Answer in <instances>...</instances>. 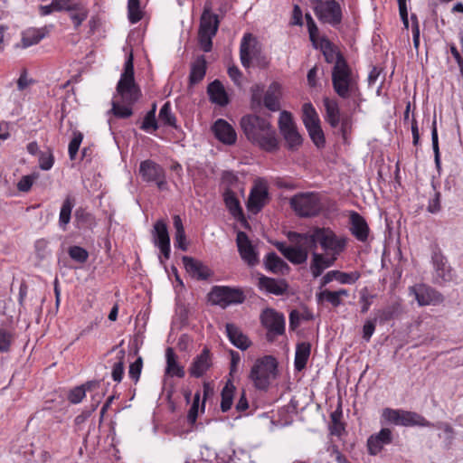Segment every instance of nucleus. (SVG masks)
I'll list each match as a JSON object with an SVG mask.
<instances>
[{
    "label": "nucleus",
    "instance_id": "1",
    "mask_svg": "<svg viewBox=\"0 0 463 463\" xmlns=\"http://www.w3.org/2000/svg\"><path fill=\"white\" fill-rule=\"evenodd\" d=\"M318 48L326 62H335L332 68V86L335 94L342 99H353L354 105L359 107L355 99L361 95L358 81L342 52L336 51L334 43L325 36L321 38Z\"/></svg>",
    "mask_w": 463,
    "mask_h": 463
},
{
    "label": "nucleus",
    "instance_id": "2",
    "mask_svg": "<svg viewBox=\"0 0 463 463\" xmlns=\"http://www.w3.org/2000/svg\"><path fill=\"white\" fill-rule=\"evenodd\" d=\"M133 61V54L130 52L125 61L124 71L116 87L119 99H116L115 96L111 102L110 111L118 118H130L133 115V106L142 97L141 90L135 81Z\"/></svg>",
    "mask_w": 463,
    "mask_h": 463
},
{
    "label": "nucleus",
    "instance_id": "3",
    "mask_svg": "<svg viewBox=\"0 0 463 463\" xmlns=\"http://www.w3.org/2000/svg\"><path fill=\"white\" fill-rule=\"evenodd\" d=\"M240 127L248 141L268 153L279 149L276 129L271 123L258 115L247 114L241 117Z\"/></svg>",
    "mask_w": 463,
    "mask_h": 463
},
{
    "label": "nucleus",
    "instance_id": "4",
    "mask_svg": "<svg viewBox=\"0 0 463 463\" xmlns=\"http://www.w3.org/2000/svg\"><path fill=\"white\" fill-rule=\"evenodd\" d=\"M288 238L295 243L303 242L304 245L312 250H316L317 244H319L325 251H332L334 255H339L343 252L347 243L345 237H338L329 227H315L310 233L289 232Z\"/></svg>",
    "mask_w": 463,
    "mask_h": 463
},
{
    "label": "nucleus",
    "instance_id": "5",
    "mask_svg": "<svg viewBox=\"0 0 463 463\" xmlns=\"http://www.w3.org/2000/svg\"><path fill=\"white\" fill-rule=\"evenodd\" d=\"M278 361L273 355L258 358L252 365L249 378L254 387L260 391H267L273 379L278 376Z\"/></svg>",
    "mask_w": 463,
    "mask_h": 463
},
{
    "label": "nucleus",
    "instance_id": "6",
    "mask_svg": "<svg viewBox=\"0 0 463 463\" xmlns=\"http://www.w3.org/2000/svg\"><path fill=\"white\" fill-rule=\"evenodd\" d=\"M240 59L245 69H249L253 61L260 68H265L269 64L267 57L262 52L260 43L250 33H245L241 39Z\"/></svg>",
    "mask_w": 463,
    "mask_h": 463
},
{
    "label": "nucleus",
    "instance_id": "7",
    "mask_svg": "<svg viewBox=\"0 0 463 463\" xmlns=\"http://www.w3.org/2000/svg\"><path fill=\"white\" fill-rule=\"evenodd\" d=\"M289 205L300 218L316 217L322 212L323 206L320 196L317 193H298L289 200Z\"/></svg>",
    "mask_w": 463,
    "mask_h": 463
},
{
    "label": "nucleus",
    "instance_id": "8",
    "mask_svg": "<svg viewBox=\"0 0 463 463\" xmlns=\"http://www.w3.org/2000/svg\"><path fill=\"white\" fill-rule=\"evenodd\" d=\"M207 298L211 305L226 308L232 305L242 304L246 296L241 288L216 285L212 287Z\"/></svg>",
    "mask_w": 463,
    "mask_h": 463
},
{
    "label": "nucleus",
    "instance_id": "9",
    "mask_svg": "<svg viewBox=\"0 0 463 463\" xmlns=\"http://www.w3.org/2000/svg\"><path fill=\"white\" fill-rule=\"evenodd\" d=\"M431 264L434 269L433 281L435 284L443 285L453 280L452 268L449 264L447 257L438 243L430 245Z\"/></svg>",
    "mask_w": 463,
    "mask_h": 463
},
{
    "label": "nucleus",
    "instance_id": "10",
    "mask_svg": "<svg viewBox=\"0 0 463 463\" xmlns=\"http://www.w3.org/2000/svg\"><path fill=\"white\" fill-rule=\"evenodd\" d=\"M314 13L320 23L337 27L343 20V12L340 4L336 0H322L313 4Z\"/></svg>",
    "mask_w": 463,
    "mask_h": 463
},
{
    "label": "nucleus",
    "instance_id": "11",
    "mask_svg": "<svg viewBox=\"0 0 463 463\" xmlns=\"http://www.w3.org/2000/svg\"><path fill=\"white\" fill-rule=\"evenodd\" d=\"M260 322L268 330L266 335L268 342L272 343L277 335L285 334V317L282 313L273 308H267L261 313Z\"/></svg>",
    "mask_w": 463,
    "mask_h": 463
},
{
    "label": "nucleus",
    "instance_id": "12",
    "mask_svg": "<svg viewBox=\"0 0 463 463\" xmlns=\"http://www.w3.org/2000/svg\"><path fill=\"white\" fill-rule=\"evenodd\" d=\"M409 294L414 296L420 307L439 305L444 301V296L429 285L420 283L409 288Z\"/></svg>",
    "mask_w": 463,
    "mask_h": 463
},
{
    "label": "nucleus",
    "instance_id": "13",
    "mask_svg": "<svg viewBox=\"0 0 463 463\" xmlns=\"http://www.w3.org/2000/svg\"><path fill=\"white\" fill-rule=\"evenodd\" d=\"M62 12L69 13L75 29H78L89 15V9L81 0H64Z\"/></svg>",
    "mask_w": 463,
    "mask_h": 463
},
{
    "label": "nucleus",
    "instance_id": "14",
    "mask_svg": "<svg viewBox=\"0 0 463 463\" xmlns=\"http://www.w3.org/2000/svg\"><path fill=\"white\" fill-rule=\"evenodd\" d=\"M241 258L250 267L259 263L258 253L244 232H239L236 238Z\"/></svg>",
    "mask_w": 463,
    "mask_h": 463
},
{
    "label": "nucleus",
    "instance_id": "15",
    "mask_svg": "<svg viewBox=\"0 0 463 463\" xmlns=\"http://www.w3.org/2000/svg\"><path fill=\"white\" fill-rule=\"evenodd\" d=\"M269 201V191L265 184L255 185L249 195L247 208L252 213H260Z\"/></svg>",
    "mask_w": 463,
    "mask_h": 463
},
{
    "label": "nucleus",
    "instance_id": "16",
    "mask_svg": "<svg viewBox=\"0 0 463 463\" xmlns=\"http://www.w3.org/2000/svg\"><path fill=\"white\" fill-rule=\"evenodd\" d=\"M213 366L212 354L208 347H204L201 354L196 355L189 367L192 377L200 378Z\"/></svg>",
    "mask_w": 463,
    "mask_h": 463
},
{
    "label": "nucleus",
    "instance_id": "17",
    "mask_svg": "<svg viewBox=\"0 0 463 463\" xmlns=\"http://www.w3.org/2000/svg\"><path fill=\"white\" fill-rule=\"evenodd\" d=\"M351 234L359 241L365 242L368 239L370 229L366 220L357 212L351 211L349 213Z\"/></svg>",
    "mask_w": 463,
    "mask_h": 463
},
{
    "label": "nucleus",
    "instance_id": "18",
    "mask_svg": "<svg viewBox=\"0 0 463 463\" xmlns=\"http://www.w3.org/2000/svg\"><path fill=\"white\" fill-rule=\"evenodd\" d=\"M215 137L225 145H233L237 140L235 129L225 119H217L212 127Z\"/></svg>",
    "mask_w": 463,
    "mask_h": 463
},
{
    "label": "nucleus",
    "instance_id": "19",
    "mask_svg": "<svg viewBox=\"0 0 463 463\" xmlns=\"http://www.w3.org/2000/svg\"><path fill=\"white\" fill-rule=\"evenodd\" d=\"M182 260L186 271L194 279L206 280L213 276V271L202 261L189 256H184Z\"/></svg>",
    "mask_w": 463,
    "mask_h": 463
},
{
    "label": "nucleus",
    "instance_id": "20",
    "mask_svg": "<svg viewBox=\"0 0 463 463\" xmlns=\"http://www.w3.org/2000/svg\"><path fill=\"white\" fill-rule=\"evenodd\" d=\"M258 288L269 294L282 296L287 292L288 284L285 279H276L261 274L259 278Z\"/></svg>",
    "mask_w": 463,
    "mask_h": 463
},
{
    "label": "nucleus",
    "instance_id": "21",
    "mask_svg": "<svg viewBox=\"0 0 463 463\" xmlns=\"http://www.w3.org/2000/svg\"><path fill=\"white\" fill-rule=\"evenodd\" d=\"M359 278L360 273L358 271L347 273L340 270H330L321 279L319 288H324L334 279L337 280L341 284L352 285L354 284Z\"/></svg>",
    "mask_w": 463,
    "mask_h": 463
},
{
    "label": "nucleus",
    "instance_id": "22",
    "mask_svg": "<svg viewBox=\"0 0 463 463\" xmlns=\"http://www.w3.org/2000/svg\"><path fill=\"white\" fill-rule=\"evenodd\" d=\"M225 328L229 340L237 348L244 351L251 345V341L236 325L227 323Z\"/></svg>",
    "mask_w": 463,
    "mask_h": 463
},
{
    "label": "nucleus",
    "instance_id": "23",
    "mask_svg": "<svg viewBox=\"0 0 463 463\" xmlns=\"http://www.w3.org/2000/svg\"><path fill=\"white\" fill-rule=\"evenodd\" d=\"M218 16L214 14H212L208 9L205 8L201 16L198 34L215 35L218 31Z\"/></svg>",
    "mask_w": 463,
    "mask_h": 463
},
{
    "label": "nucleus",
    "instance_id": "24",
    "mask_svg": "<svg viewBox=\"0 0 463 463\" xmlns=\"http://www.w3.org/2000/svg\"><path fill=\"white\" fill-rule=\"evenodd\" d=\"M266 269L273 274H288L290 267L286 261L279 258L274 251L269 252L264 260Z\"/></svg>",
    "mask_w": 463,
    "mask_h": 463
},
{
    "label": "nucleus",
    "instance_id": "25",
    "mask_svg": "<svg viewBox=\"0 0 463 463\" xmlns=\"http://www.w3.org/2000/svg\"><path fill=\"white\" fill-rule=\"evenodd\" d=\"M210 100L219 106H226L229 103L228 95L223 85L219 80H214L207 87Z\"/></svg>",
    "mask_w": 463,
    "mask_h": 463
},
{
    "label": "nucleus",
    "instance_id": "26",
    "mask_svg": "<svg viewBox=\"0 0 463 463\" xmlns=\"http://www.w3.org/2000/svg\"><path fill=\"white\" fill-rule=\"evenodd\" d=\"M279 97L280 85L278 82H272L264 94L262 104L270 111H278L280 109Z\"/></svg>",
    "mask_w": 463,
    "mask_h": 463
},
{
    "label": "nucleus",
    "instance_id": "27",
    "mask_svg": "<svg viewBox=\"0 0 463 463\" xmlns=\"http://www.w3.org/2000/svg\"><path fill=\"white\" fill-rule=\"evenodd\" d=\"M166 366L165 373L170 376H176L184 378L185 375L184 367L177 362V355L172 347H167L165 350Z\"/></svg>",
    "mask_w": 463,
    "mask_h": 463
},
{
    "label": "nucleus",
    "instance_id": "28",
    "mask_svg": "<svg viewBox=\"0 0 463 463\" xmlns=\"http://www.w3.org/2000/svg\"><path fill=\"white\" fill-rule=\"evenodd\" d=\"M223 201L229 213L239 220H244L243 210L236 194L231 189L226 188L223 192Z\"/></svg>",
    "mask_w": 463,
    "mask_h": 463
},
{
    "label": "nucleus",
    "instance_id": "29",
    "mask_svg": "<svg viewBox=\"0 0 463 463\" xmlns=\"http://www.w3.org/2000/svg\"><path fill=\"white\" fill-rule=\"evenodd\" d=\"M326 109V120L332 128H337L340 124V109L336 99L325 97L323 99Z\"/></svg>",
    "mask_w": 463,
    "mask_h": 463
},
{
    "label": "nucleus",
    "instance_id": "30",
    "mask_svg": "<svg viewBox=\"0 0 463 463\" xmlns=\"http://www.w3.org/2000/svg\"><path fill=\"white\" fill-rule=\"evenodd\" d=\"M162 167L152 160H145L140 163L139 174L146 182L156 181L162 175Z\"/></svg>",
    "mask_w": 463,
    "mask_h": 463
},
{
    "label": "nucleus",
    "instance_id": "31",
    "mask_svg": "<svg viewBox=\"0 0 463 463\" xmlns=\"http://www.w3.org/2000/svg\"><path fill=\"white\" fill-rule=\"evenodd\" d=\"M402 313V305L399 302H393L383 308L377 309L374 317L379 324L383 325L386 322L399 317Z\"/></svg>",
    "mask_w": 463,
    "mask_h": 463
},
{
    "label": "nucleus",
    "instance_id": "32",
    "mask_svg": "<svg viewBox=\"0 0 463 463\" xmlns=\"http://www.w3.org/2000/svg\"><path fill=\"white\" fill-rule=\"evenodd\" d=\"M207 62L203 55L199 56L191 65L189 85H195L202 81L206 74Z\"/></svg>",
    "mask_w": 463,
    "mask_h": 463
},
{
    "label": "nucleus",
    "instance_id": "33",
    "mask_svg": "<svg viewBox=\"0 0 463 463\" xmlns=\"http://www.w3.org/2000/svg\"><path fill=\"white\" fill-rule=\"evenodd\" d=\"M311 345L308 342H300L297 344L294 366L295 370L301 372L307 366V363L310 356Z\"/></svg>",
    "mask_w": 463,
    "mask_h": 463
},
{
    "label": "nucleus",
    "instance_id": "34",
    "mask_svg": "<svg viewBox=\"0 0 463 463\" xmlns=\"http://www.w3.org/2000/svg\"><path fill=\"white\" fill-rule=\"evenodd\" d=\"M48 30L46 27L36 29L30 28L24 31L22 34V47L27 48L29 46L39 43L46 35Z\"/></svg>",
    "mask_w": 463,
    "mask_h": 463
},
{
    "label": "nucleus",
    "instance_id": "35",
    "mask_svg": "<svg viewBox=\"0 0 463 463\" xmlns=\"http://www.w3.org/2000/svg\"><path fill=\"white\" fill-rule=\"evenodd\" d=\"M402 426L403 427H433L434 424L426 420L418 412L404 411L402 415Z\"/></svg>",
    "mask_w": 463,
    "mask_h": 463
},
{
    "label": "nucleus",
    "instance_id": "36",
    "mask_svg": "<svg viewBox=\"0 0 463 463\" xmlns=\"http://www.w3.org/2000/svg\"><path fill=\"white\" fill-rule=\"evenodd\" d=\"M153 242L156 246L170 242L167 224L164 220L155 222L152 231Z\"/></svg>",
    "mask_w": 463,
    "mask_h": 463
},
{
    "label": "nucleus",
    "instance_id": "37",
    "mask_svg": "<svg viewBox=\"0 0 463 463\" xmlns=\"http://www.w3.org/2000/svg\"><path fill=\"white\" fill-rule=\"evenodd\" d=\"M302 121L307 129L320 125L317 112L311 103H305L302 107Z\"/></svg>",
    "mask_w": 463,
    "mask_h": 463
},
{
    "label": "nucleus",
    "instance_id": "38",
    "mask_svg": "<svg viewBox=\"0 0 463 463\" xmlns=\"http://www.w3.org/2000/svg\"><path fill=\"white\" fill-rule=\"evenodd\" d=\"M235 390L236 388L232 383V380L228 379L221 392V411L222 412H227L231 410Z\"/></svg>",
    "mask_w": 463,
    "mask_h": 463
},
{
    "label": "nucleus",
    "instance_id": "39",
    "mask_svg": "<svg viewBox=\"0 0 463 463\" xmlns=\"http://www.w3.org/2000/svg\"><path fill=\"white\" fill-rule=\"evenodd\" d=\"M76 226L80 230L92 229L96 225L95 217L83 208H79L75 212Z\"/></svg>",
    "mask_w": 463,
    "mask_h": 463
},
{
    "label": "nucleus",
    "instance_id": "40",
    "mask_svg": "<svg viewBox=\"0 0 463 463\" xmlns=\"http://www.w3.org/2000/svg\"><path fill=\"white\" fill-rule=\"evenodd\" d=\"M281 135L286 141V146L289 151H297L303 143V137L298 131L297 127L288 129L281 133Z\"/></svg>",
    "mask_w": 463,
    "mask_h": 463
},
{
    "label": "nucleus",
    "instance_id": "41",
    "mask_svg": "<svg viewBox=\"0 0 463 463\" xmlns=\"http://www.w3.org/2000/svg\"><path fill=\"white\" fill-rule=\"evenodd\" d=\"M298 244L302 245L292 246L286 257L288 260L295 265L305 263L308 257L307 247L304 245L303 242H299Z\"/></svg>",
    "mask_w": 463,
    "mask_h": 463
},
{
    "label": "nucleus",
    "instance_id": "42",
    "mask_svg": "<svg viewBox=\"0 0 463 463\" xmlns=\"http://www.w3.org/2000/svg\"><path fill=\"white\" fill-rule=\"evenodd\" d=\"M74 204H75V199L71 195H68L62 203L61 212H60V216H59V225L63 230H65L66 225L71 221V211L74 207Z\"/></svg>",
    "mask_w": 463,
    "mask_h": 463
},
{
    "label": "nucleus",
    "instance_id": "43",
    "mask_svg": "<svg viewBox=\"0 0 463 463\" xmlns=\"http://www.w3.org/2000/svg\"><path fill=\"white\" fill-rule=\"evenodd\" d=\"M343 416L341 406L330 414L331 424L329 425L330 434L340 437L345 431V424L341 421Z\"/></svg>",
    "mask_w": 463,
    "mask_h": 463
},
{
    "label": "nucleus",
    "instance_id": "44",
    "mask_svg": "<svg viewBox=\"0 0 463 463\" xmlns=\"http://www.w3.org/2000/svg\"><path fill=\"white\" fill-rule=\"evenodd\" d=\"M158 119L164 126L171 127L175 129L178 128V126L176 124V117L172 112V108L169 101H166L160 109Z\"/></svg>",
    "mask_w": 463,
    "mask_h": 463
},
{
    "label": "nucleus",
    "instance_id": "45",
    "mask_svg": "<svg viewBox=\"0 0 463 463\" xmlns=\"http://www.w3.org/2000/svg\"><path fill=\"white\" fill-rule=\"evenodd\" d=\"M431 142H432V149L434 153V162L438 172H440L441 169V161H440V153L439 146V136L437 129V121L436 117H434L432 124H431Z\"/></svg>",
    "mask_w": 463,
    "mask_h": 463
},
{
    "label": "nucleus",
    "instance_id": "46",
    "mask_svg": "<svg viewBox=\"0 0 463 463\" xmlns=\"http://www.w3.org/2000/svg\"><path fill=\"white\" fill-rule=\"evenodd\" d=\"M316 298L317 304H322L324 301L328 302L334 307H337L343 304L342 298H339L337 293L335 291H331L328 289L322 290L316 294Z\"/></svg>",
    "mask_w": 463,
    "mask_h": 463
},
{
    "label": "nucleus",
    "instance_id": "47",
    "mask_svg": "<svg viewBox=\"0 0 463 463\" xmlns=\"http://www.w3.org/2000/svg\"><path fill=\"white\" fill-rule=\"evenodd\" d=\"M310 139L317 149H323L326 146V137L321 125L307 129Z\"/></svg>",
    "mask_w": 463,
    "mask_h": 463
},
{
    "label": "nucleus",
    "instance_id": "48",
    "mask_svg": "<svg viewBox=\"0 0 463 463\" xmlns=\"http://www.w3.org/2000/svg\"><path fill=\"white\" fill-rule=\"evenodd\" d=\"M326 269L324 263V255L314 251L312 253V260L310 263V271L314 278L319 277Z\"/></svg>",
    "mask_w": 463,
    "mask_h": 463
},
{
    "label": "nucleus",
    "instance_id": "49",
    "mask_svg": "<svg viewBox=\"0 0 463 463\" xmlns=\"http://www.w3.org/2000/svg\"><path fill=\"white\" fill-rule=\"evenodd\" d=\"M403 411L404 410L385 408L383 410L382 416L386 421L402 426Z\"/></svg>",
    "mask_w": 463,
    "mask_h": 463
},
{
    "label": "nucleus",
    "instance_id": "50",
    "mask_svg": "<svg viewBox=\"0 0 463 463\" xmlns=\"http://www.w3.org/2000/svg\"><path fill=\"white\" fill-rule=\"evenodd\" d=\"M128 16L131 24H137L143 18L139 0H128Z\"/></svg>",
    "mask_w": 463,
    "mask_h": 463
},
{
    "label": "nucleus",
    "instance_id": "51",
    "mask_svg": "<svg viewBox=\"0 0 463 463\" xmlns=\"http://www.w3.org/2000/svg\"><path fill=\"white\" fill-rule=\"evenodd\" d=\"M73 137L69 144L68 152L71 160H75L79 152L80 144L83 140V134L79 130H74Z\"/></svg>",
    "mask_w": 463,
    "mask_h": 463
},
{
    "label": "nucleus",
    "instance_id": "52",
    "mask_svg": "<svg viewBox=\"0 0 463 463\" xmlns=\"http://www.w3.org/2000/svg\"><path fill=\"white\" fill-rule=\"evenodd\" d=\"M125 352H120L118 361L112 366L111 377L114 382L120 383L124 376L125 364H124Z\"/></svg>",
    "mask_w": 463,
    "mask_h": 463
},
{
    "label": "nucleus",
    "instance_id": "53",
    "mask_svg": "<svg viewBox=\"0 0 463 463\" xmlns=\"http://www.w3.org/2000/svg\"><path fill=\"white\" fill-rule=\"evenodd\" d=\"M35 257L42 262L50 254L49 241L45 239H39L34 243Z\"/></svg>",
    "mask_w": 463,
    "mask_h": 463
},
{
    "label": "nucleus",
    "instance_id": "54",
    "mask_svg": "<svg viewBox=\"0 0 463 463\" xmlns=\"http://www.w3.org/2000/svg\"><path fill=\"white\" fill-rule=\"evenodd\" d=\"M296 127L292 114L287 110L281 111L279 118V129L280 134Z\"/></svg>",
    "mask_w": 463,
    "mask_h": 463
},
{
    "label": "nucleus",
    "instance_id": "55",
    "mask_svg": "<svg viewBox=\"0 0 463 463\" xmlns=\"http://www.w3.org/2000/svg\"><path fill=\"white\" fill-rule=\"evenodd\" d=\"M251 98L250 104L253 109L260 108L262 105V95L264 92L263 85L255 84L250 88Z\"/></svg>",
    "mask_w": 463,
    "mask_h": 463
},
{
    "label": "nucleus",
    "instance_id": "56",
    "mask_svg": "<svg viewBox=\"0 0 463 463\" xmlns=\"http://www.w3.org/2000/svg\"><path fill=\"white\" fill-rule=\"evenodd\" d=\"M69 256L79 263H84L89 258V252L80 246H71L68 250Z\"/></svg>",
    "mask_w": 463,
    "mask_h": 463
},
{
    "label": "nucleus",
    "instance_id": "57",
    "mask_svg": "<svg viewBox=\"0 0 463 463\" xmlns=\"http://www.w3.org/2000/svg\"><path fill=\"white\" fill-rule=\"evenodd\" d=\"M200 391L194 393L193 403L188 411L187 421L190 425H194L198 417L199 403H200Z\"/></svg>",
    "mask_w": 463,
    "mask_h": 463
},
{
    "label": "nucleus",
    "instance_id": "58",
    "mask_svg": "<svg viewBox=\"0 0 463 463\" xmlns=\"http://www.w3.org/2000/svg\"><path fill=\"white\" fill-rule=\"evenodd\" d=\"M140 128L146 132L156 131L159 128L158 122L153 112H146L140 126Z\"/></svg>",
    "mask_w": 463,
    "mask_h": 463
},
{
    "label": "nucleus",
    "instance_id": "59",
    "mask_svg": "<svg viewBox=\"0 0 463 463\" xmlns=\"http://www.w3.org/2000/svg\"><path fill=\"white\" fill-rule=\"evenodd\" d=\"M64 0H52L48 5H40L39 12L42 16L51 14L52 12H62Z\"/></svg>",
    "mask_w": 463,
    "mask_h": 463
},
{
    "label": "nucleus",
    "instance_id": "60",
    "mask_svg": "<svg viewBox=\"0 0 463 463\" xmlns=\"http://www.w3.org/2000/svg\"><path fill=\"white\" fill-rule=\"evenodd\" d=\"M143 368V359L138 356L135 362L131 363L129 365L128 375L129 377L137 383L139 380L141 372Z\"/></svg>",
    "mask_w": 463,
    "mask_h": 463
},
{
    "label": "nucleus",
    "instance_id": "61",
    "mask_svg": "<svg viewBox=\"0 0 463 463\" xmlns=\"http://www.w3.org/2000/svg\"><path fill=\"white\" fill-rule=\"evenodd\" d=\"M431 186L434 190V196H433V198L430 199L427 210L430 213H436L439 212L441 209V206H440L441 195H440V193L436 190V185H435L434 182L431 183Z\"/></svg>",
    "mask_w": 463,
    "mask_h": 463
},
{
    "label": "nucleus",
    "instance_id": "62",
    "mask_svg": "<svg viewBox=\"0 0 463 463\" xmlns=\"http://www.w3.org/2000/svg\"><path fill=\"white\" fill-rule=\"evenodd\" d=\"M378 320L374 317L373 318L367 319L363 326V339L369 342L372 335H373Z\"/></svg>",
    "mask_w": 463,
    "mask_h": 463
},
{
    "label": "nucleus",
    "instance_id": "63",
    "mask_svg": "<svg viewBox=\"0 0 463 463\" xmlns=\"http://www.w3.org/2000/svg\"><path fill=\"white\" fill-rule=\"evenodd\" d=\"M54 163V156L51 151L48 153H40L39 156V165L42 170L47 171L50 170Z\"/></svg>",
    "mask_w": 463,
    "mask_h": 463
},
{
    "label": "nucleus",
    "instance_id": "64",
    "mask_svg": "<svg viewBox=\"0 0 463 463\" xmlns=\"http://www.w3.org/2000/svg\"><path fill=\"white\" fill-rule=\"evenodd\" d=\"M13 335L4 329H0V352L6 353L10 350Z\"/></svg>",
    "mask_w": 463,
    "mask_h": 463
}]
</instances>
